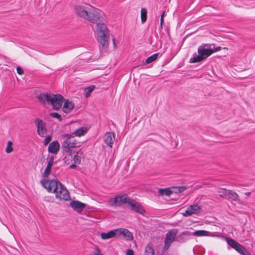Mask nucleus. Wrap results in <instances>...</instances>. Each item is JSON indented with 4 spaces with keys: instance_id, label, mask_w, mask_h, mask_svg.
Segmentation results:
<instances>
[{
    "instance_id": "nucleus-1",
    "label": "nucleus",
    "mask_w": 255,
    "mask_h": 255,
    "mask_svg": "<svg viewBox=\"0 0 255 255\" xmlns=\"http://www.w3.org/2000/svg\"><path fill=\"white\" fill-rule=\"evenodd\" d=\"M37 99L42 103L50 104L54 110H58L62 107L64 97L58 94L41 93L37 96Z\"/></svg>"
},
{
    "instance_id": "nucleus-2",
    "label": "nucleus",
    "mask_w": 255,
    "mask_h": 255,
    "mask_svg": "<svg viewBox=\"0 0 255 255\" xmlns=\"http://www.w3.org/2000/svg\"><path fill=\"white\" fill-rule=\"evenodd\" d=\"M97 24L95 32L97 35L98 40L102 45L103 48H106L109 45L110 41V34L106 25L101 22Z\"/></svg>"
},
{
    "instance_id": "nucleus-3",
    "label": "nucleus",
    "mask_w": 255,
    "mask_h": 255,
    "mask_svg": "<svg viewBox=\"0 0 255 255\" xmlns=\"http://www.w3.org/2000/svg\"><path fill=\"white\" fill-rule=\"evenodd\" d=\"M208 44H204L200 45L198 48V55L196 53L193 55V56L189 60L191 63H195L201 62L206 59L208 57L213 53V51L211 48H205Z\"/></svg>"
},
{
    "instance_id": "nucleus-4",
    "label": "nucleus",
    "mask_w": 255,
    "mask_h": 255,
    "mask_svg": "<svg viewBox=\"0 0 255 255\" xmlns=\"http://www.w3.org/2000/svg\"><path fill=\"white\" fill-rule=\"evenodd\" d=\"M75 135L72 133L71 134L64 133L61 135V138L63 139L62 145L70 146L72 147H79L82 145L80 142H77L74 138Z\"/></svg>"
},
{
    "instance_id": "nucleus-5",
    "label": "nucleus",
    "mask_w": 255,
    "mask_h": 255,
    "mask_svg": "<svg viewBox=\"0 0 255 255\" xmlns=\"http://www.w3.org/2000/svg\"><path fill=\"white\" fill-rule=\"evenodd\" d=\"M102 18L101 12L92 6L91 9H90L88 15L86 17L85 20H88L91 23H96L98 22H102Z\"/></svg>"
},
{
    "instance_id": "nucleus-6",
    "label": "nucleus",
    "mask_w": 255,
    "mask_h": 255,
    "mask_svg": "<svg viewBox=\"0 0 255 255\" xmlns=\"http://www.w3.org/2000/svg\"><path fill=\"white\" fill-rule=\"evenodd\" d=\"M92 6L90 4L85 3L84 4H77L75 6L74 10L76 14L80 17L85 19L88 15L89 11L91 9Z\"/></svg>"
},
{
    "instance_id": "nucleus-7",
    "label": "nucleus",
    "mask_w": 255,
    "mask_h": 255,
    "mask_svg": "<svg viewBox=\"0 0 255 255\" xmlns=\"http://www.w3.org/2000/svg\"><path fill=\"white\" fill-rule=\"evenodd\" d=\"M59 181L53 180H41L40 183L43 187L46 189L49 192H52L55 193L58 189V184Z\"/></svg>"
},
{
    "instance_id": "nucleus-8",
    "label": "nucleus",
    "mask_w": 255,
    "mask_h": 255,
    "mask_svg": "<svg viewBox=\"0 0 255 255\" xmlns=\"http://www.w3.org/2000/svg\"><path fill=\"white\" fill-rule=\"evenodd\" d=\"M226 241L230 246L236 250L240 254L242 255H248L249 253L247 252L245 248L235 240L226 238Z\"/></svg>"
},
{
    "instance_id": "nucleus-9",
    "label": "nucleus",
    "mask_w": 255,
    "mask_h": 255,
    "mask_svg": "<svg viewBox=\"0 0 255 255\" xmlns=\"http://www.w3.org/2000/svg\"><path fill=\"white\" fill-rule=\"evenodd\" d=\"M128 205L130 207V209L132 211H134L136 213L143 214L145 212L143 207L140 205V203L132 199H131L130 201L129 202Z\"/></svg>"
},
{
    "instance_id": "nucleus-10",
    "label": "nucleus",
    "mask_w": 255,
    "mask_h": 255,
    "mask_svg": "<svg viewBox=\"0 0 255 255\" xmlns=\"http://www.w3.org/2000/svg\"><path fill=\"white\" fill-rule=\"evenodd\" d=\"M35 123L37 126L38 134L41 136H44L47 130L44 122L42 120L37 119L35 121Z\"/></svg>"
},
{
    "instance_id": "nucleus-11",
    "label": "nucleus",
    "mask_w": 255,
    "mask_h": 255,
    "mask_svg": "<svg viewBox=\"0 0 255 255\" xmlns=\"http://www.w3.org/2000/svg\"><path fill=\"white\" fill-rule=\"evenodd\" d=\"M178 233V230L176 229H172L168 232L166 235V238L164 241L169 242L172 244L174 241H176V238Z\"/></svg>"
},
{
    "instance_id": "nucleus-12",
    "label": "nucleus",
    "mask_w": 255,
    "mask_h": 255,
    "mask_svg": "<svg viewBox=\"0 0 255 255\" xmlns=\"http://www.w3.org/2000/svg\"><path fill=\"white\" fill-rule=\"evenodd\" d=\"M70 206L77 212H81L86 207V204L79 201H72L70 203Z\"/></svg>"
},
{
    "instance_id": "nucleus-13",
    "label": "nucleus",
    "mask_w": 255,
    "mask_h": 255,
    "mask_svg": "<svg viewBox=\"0 0 255 255\" xmlns=\"http://www.w3.org/2000/svg\"><path fill=\"white\" fill-rule=\"evenodd\" d=\"M117 230H118L117 235H123L128 240H132V234L128 230L122 228L117 229Z\"/></svg>"
},
{
    "instance_id": "nucleus-14",
    "label": "nucleus",
    "mask_w": 255,
    "mask_h": 255,
    "mask_svg": "<svg viewBox=\"0 0 255 255\" xmlns=\"http://www.w3.org/2000/svg\"><path fill=\"white\" fill-rule=\"evenodd\" d=\"M54 163V156H51L49 160L48 161L47 165L45 169L44 172L42 174V176L44 177H47L49 175L51 171V167Z\"/></svg>"
},
{
    "instance_id": "nucleus-15",
    "label": "nucleus",
    "mask_w": 255,
    "mask_h": 255,
    "mask_svg": "<svg viewBox=\"0 0 255 255\" xmlns=\"http://www.w3.org/2000/svg\"><path fill=\"white\" fill-rule=\"evenodd\" d=\"M64 105L62 108V111L65 113H68L71 110L74 108V104L68 100L64 99L63 100Z\"/></svg>"
},
{
    "instance_id": "nucleus-16",
    "label": "nucleus",
    "mask_w": 255,
    "mask_h": 255,
    "mask_svg": "<svg viewBox=\"0 0 255 255\" xmlns=\"http://www.w3.org/2000/svg\"><path fill=\"white\" fill-rule=\"evenodd\" d=\"M60 145L57 141H54L51 142L48 146V152L53 154H56L59 150Z\"/></svg>"
},
{
    "instance_id": "nucleus-17",
    "label": "nucleus",
    "mask_w": 255,
    "mask_h": 255,
    "mask_svg": "<svg viewBox=\"0 0 255 255\" xmlns=\"http://www.w3.org/2000/svg\"><path fill=\"white\" fill-rule=\"evenodd\" d=\"M115 139L114 134L112 132H107L105 135V142L109 146L112 147Z\"/></svg>"
},
{
    "instance_id": "nucleus-18",
    "label": "nucleus",
    "mask_w": 255,
    "mask_h": 255,
    "mask_svg": "<svg viewBox=\"0 0 255 255\" xmlns=\"http://www.w3.org/2000/svg\"><path fill=\"white\" fill-rule=\"evenodd\" d=\"M118 230L114 229L111 230L108 233H102L101 234V237L103 240H108L112 238L117 235Z\"/></svg>"
},
{
    "instance_id": "nucleus-19",
    "label": "nucleus",
    "mask_w": 255,
    "mask_h": 255,
    "mask_svg": "<svg viewBox=\"0 0 255 255\" xmlns=\"http://www.w3.org/2000/svg\"><path fill=\"white\" fill-rule=\"evenodd\" d=\"M186 236L188 237L192 236V233L189 231H184L181 233L178 236H176V241L180 243L185 242L187 240V238L185 237Z\"/></svg>"
},
{
    "instance_id": "nucleus-20",
    "label": "nucleus",
    "mask_w": 255,
    "mask_h": 255,
    "mask_svg": "<svg viewBox=\"0 0 255 255\" xmlns=\"http://www.w3.org/2000/svg\"><path fill=\"white\" fill-rule=\"evenodd\" d=\"M87 132V128L85 127H82L80 128H78L76 130H75L72 133L75 136H78L80 137L85 135Z\"/></svg>"
},
{
    "instance_id": "nucleus-21",
    "label": "nucleus",
    "mask_w": 255,
    "mask_h": 255,
    "mask_svg": "<svg viewBox=\"0 0 255 255\" xmlns=\"http://www.w3.org/2000/svg\"><path fill=\"white\" fill-rule=\"evenodd\" d=\"M56 198L63 199L66 201L70 199V195L68 191H64L63 192L56 194Z\"/></svg>"
},
{
    "instance_id": "nucleus-22",
    "label": "nucleus",
    "mask_w": 255,
    "mask_h": 255,
    "mask_svg": "<svg viewBox=\"0 0 255 255\" xmlns=\"http://www.w3.org/2000/svg\"><path fill=\"white\" fill-rule=\"evenodd\" d=\"M84 157L83 152L81 150L76 152V154L73 156V160L75 164H80L81 163V157Z\"/></svg>"
},
{
    "instance_id": "nucleus-23",
    "label": "nucleus",
    "mask_w": 255,
    "mask_h": 255,
    "mask_svg": "<svg viewBox=\"0 0 255 255\" xmlns=\"http://www.w3.org/2000/svg\"><path fill=\"white\" fill-rule=\"evenodd\" d=\"M227 199L237 201H239V196L238 194L234 191L228 190V196Z\"/></svg>"
},
{
    "instance_id": "nucleus-24",
    "label": "nucleus",
    "mask_w": 255,
    "mask_h": 255,
    "mask_svg": "<svg viewBox=\"0 0 255 255\" xmlns=\"http://www.w3.org/2000/svg\"><path fill=\"white\" fill-rule=\"evenodd\" d=\"M131 199L128 197L127 195L124 194L121 196H119V204L120 205L125 204V203H128L129 204V202L130 201Z\"/></svg>"
},
{
    "instance_id": "nucleus-25",
    "label": "nucleus",
    "mask_w": 255,
    "mask_h": 255,
    "mask_svg": "<svg viewBox=\"0 0 255 255\" xmlns=\"http://www.w3.org/2000/svg\"><path fill=\"white\" fill-rule=\"evenodd\" d=\"M210 232L204 230H198L195 232L192 233V235L194 236H209Z\"/></svg>"
},
{
    "instance_id": "nucleus-26",
    "label": "nucleus",
    "mask_w": 255,
    "mask_h": 255,
    "mask_svg": "<svg viewBox=\"0 0 255 255\" xmlns=\"http://www.w3.org/2000/svg\"><path fill=\"white\" fill-rule=\"evenodd\" d=\"M158 193L160 195H166L167 196H170L173 191L169 188L162 189L160 188L158 190Z\"/></svg>"
},
{
    "instance_id": "nucleus-27",
    "label": "nucleus",
    "mask_w": 255,
    "mask_h": 255,
    "mask_svg": "<svg viewBox=\"0 0 255 255\" xmlns=\"http://www.w3.org/2000/svg\"><path fill=\"white\" fill-rule=\"evenodd\" d=\"M193 214H198L200 212L201 208L197 204L192 205L189 206Z\"/></svg>"
},
{
    "instance_id": "nucleus-28",
    "label": "nucleus",
    "mask_w": 255,
    "mask_h": 255,
    "mask_svg": "<svg viewBox=\"0 0 255 255\" xmlns=\"http://www.w3.org/2000/svg\"><path fill=\"white\" fill-rule=\"evenodd\" d=\"M140 17L142 23H144L147 19V10L145 8H141L140 11Z\"/></svg>"
},
{
    "instance_id": "nucleus-29",
    "label": "nucleus",
    "mask_w": 255,
    "mask_h": 255,
    "mask_svg": "<svg viewBox=\"0 0 255 255\" xmlns=\"http://www.w3.org/2000/svg\"><path fill=\"white\" fill-rule=\"evenodd\" d=\"M219 195L222 198H228V190L225 188H221L218 191Z\"/></svg>"
},
{
    "instance_id": "nucleus-30",
    "label": "nucleus",
    "mask_w": 255,
    "mask_h": 255,
    "mask_svg": "<svg viewBox=\"0 0 255 255\" xmlns=\"http://www.w3.org/2000/svg\"><path fill=\"white\" fill-rule=\"evenodd\" d=\"M145 255H155L154 249L151 246L147 245L145 248Z\"/></svg>"
},
{
    "instance_id": "nucleus-31",
    "label": "nucleus",
    "mask_w": 255,
    "mask_h": 255,
    "mask_svg": "<svg viewBox=\"0 0 255 255\" xmlns=\"http://www.w3.org/2000/svg\"><path fill=\"white\" fill-rule=\"evenodd\" d=\"M71 148L73 147L62 145V148L63 149L64 152H66L68 156H71L72 157L74 151L71 149Z\"/></svg>"
},
{
    "instance_id": "nucleus-32",
    "label": "nucleus",
    "mask_w": 255,
    "mask_h": 255,
    "mask_svg": "<svg viewBox=\"0 0 255 255\" xmlns=\"http://www.w3.org/2000/svg\"><path fill=\"white\" fill-rule=\"evenodd\" d=\"M158 54H159L158 53H155V54H153V55H152L151 56L148 57V58H147L145 60V63L149 64V63L155 61L157 58Z\"/></svg>"
},
{
    "instance_id": "nucleus-33",
    "label": "nucleus",
    "mask_w": 255,
    "mask_h": 255,
    "mask_svg": "<svg viewBox=\"0 0 255 255\" xmlns=\"http://www.w3.org/2000/svg\"><path fill=\"white\" fill-rule=\"evenodd\" d=\"M95 88V86L94 85H90L87 87H86L84 91H85V97H88L90 96V94L91 92H92L93 90L94 89V88Z\"/></svg>"
},
{
    "instance_id": "nucleus-34",
    "label": "nucleus",
    "mask_w": 255,
    "mask_h": 255,
    "mask_svg": "<svg viewBox=\"0 0 255 255\" xmlns=\"http://www.w3.org/2000/svg\"><path fill=\"white\" fill-rule=\"evenodd\" d=\"M64 191H68L66 188H65V186L62 184L61 182H59L58 184V189L57 190V192H56V193H60L63 192Z\"/></svg>"
},
{
    "instance_id": "nucleus-35",
    "label": "nucleus",
    "mask_w": 255,
    "mask_h": 255,
    "mask_svg": "<svg viewBox=\"0 0 255 255\" xmlns=\"http://www.w3.org/2000/svg\"><path fill=\"white\" fill-rule=\"evenodd\" d=\"M12 142L11 141L7 142V145L5 149V152L7 153H9L13 151V148L12 147Z\"/></svg>"
},
{
    "instance_id": "nucleus-36",
    "label": "nucleus",
    "mask_w": 255,
    "mask_h": 255,
    "mask_svg": "<svg viewBox=\"0 0 255 255\" xmlns=\"http://www.w3.org/2000/svg\"><path fill=\"white\" fill-rule=\"evenodd\" d=\"M50 115L53 118L57 119L59 121H61L62 120L61 115L57 113H51Z\"/></svg>"
},
{
    "instance_id": "nucleus-37",
    "label": "nucleus",
    "mask_w": 255,
    "mask_h": 255,
    "mask_svg": "<svg viewBox=\"0 0 255 255\" xmlns=\"http://www.w3.org/2000/svg\"><path fill=\"white\" fill-rule=\"evenodd\" d=\"M182 215L184 217H189L193 214V212H191L190 209L188 207L185 212L182 213Z\"/></svg>"
},
{
    "instance_id": "nucleus-38",
    "label": "nucleus",
    "mask_w": 255,
    "mask_h": 255,
    "mask_svg": "<svg viewBox=\"0 0 255 255\" xmlns=\"http://www.w3.org/2000/svg\"><path fill=\"white\" fill-rule=\"evenodd\" d=\"M171 244L169 242H165L164 241V246L163 248V252L167 251L168 249L169 248L170 246H171Z\"/></svg>"
},
{
    "instance_id": "nucleus-39",
    "label": "nucleus",
    "mask_w": 255,
    "mask_h": 255,
    "mask_svg": "<svg viewBox=\"0 0 255 255\" xmlns=\"http://www.w3.org/2000/svg\"><path fill=\"white\" fill-rule=\"evenodd\" d=\"M51 140V137L50 136H47L46 137L44 140V145H47Z\"/></svg>"
},
{
    "instance_id": "nucleus-40",
    "label": "nucleus",
    "mask_w": 255,
    "mask_h": 255,
    "mask_svg": "<svg viewBox=\"0 0 255 255\" xmlns=\"http://www.w3.org/2000/svg\"><path fill=\"white\" fill-rule=\"evenodd\" d=\"M187 188L185 186H180L177 188V191L178 192L181 193L184 191Z\"/></svg>"
},
{
    "instance_id": "nucleus-41",
    "label": "nucleus",
    "mask_w": 255,
    "mask_h": 255,
    "mask_svg": "<svg viewBox=\"0 0 255 255\" xmlns=\"http://www.w3.org/2000/svg\"><path fill=\"white\" fill-rule=\"evenodd\" d=\"M16 71L18 74L22 75L23 74V70L20 67H17L16 68Z\"/></svg>"
},
{
    "instance_id": "nucleus-42",
    "label": "nucleus",
    "mask_w": 255,
    "mask_h": 255,
    "mask_svg": "<svg viewBox=\"0 0 255 255\" xmlns=\"http://www.w3.org/2000/svg\"><path fill=\"white\" fill-rule=\"evenodd\" d=\"M133 250H131V249H128V250L127 253H126V255H133Z\"/></svg>"
},
{
    "instance_id": "nucleus-43",
    "label": "nucleus",
    "mask_w": 255,
    "mask_h": 255,
    "mask_svg": "<svg viewBox=\"0 0 255 255\" xmlns=\"http://www.w3.org/2000/svg\"><path fill=\"white\" fill-rule=\"evenodd\" d=\"M211 49L213 51V53H214L215 52L219 51L221 50V47L220 46H218L214 49H213V48H211Z\"/></svg>"
},
{
    "instance_id": "nucleus-44",
    "label": "nucleus",
    "mask_w": 255,
    "mask_h": 255,
    "mask_svg": "<svg viewBox=\"0 0 255 255\" xmlns=\"http://www.w3.org/2000/svg\"><path fill=\"white\" fill-rule=\"evenodd\" d=\"M119 196H116L113 199H112L111 200L113 201L114 204L117 203V202H119Z\"/></svg>"
},
{
    "instance_id": "nucleus-45",
    "label": "nucleus",
    "mask_w": 255,
    "mask_h": 255,
    "mask_svg": "<svg viewBox=\"0 0 255 255\" xmlns=\"http://www.w3.org/2000/svg\"><path fill=\"white\" fill-rule=\"evenodd\" d=\"M101 252V250L98 247H96L95 248V251L94 252V253L95 254H100Z\"/></svg>"
},
{
    "instance_id": "nucleus-46",
    "label": "nucleus",
    "mask_w": 255,
    "mask_h": 255,
    "mask_svg": "<svg viewBox=\"0 0 255 255\" xmlns=\"http://www.w3.org/2000/svg\"><path fill=\"white\" fill-rule=\"evenodd\" d=\"M76 164H75V163L74 162L73 164H72L70 165L69 168L71 169L75 168L77 167Z\"/></svg>"
},
{
    "instance_id": "nucleus-47",
    "label": "nucleus",
    "mask_w": 255,
    "mask_h": 255,
    "mask_svg": "<svg viewBox=\"0 0 255 255\" xmlns=\"http://www.w3.org/2000/svg\"><path fill=\"white\" fill-rule=\"evenodd\" d=\"M164 23V19L162 18H160V28H162L163 23Z\"/></svg>"
},
{
    "instance_id": "nucleus-48",
    "label": "nucleus",
    "mask_w": 255,
    "mask_h": 255,
    "mask_svg": "<svg viewBox=\"0 0 255 255\" xmlns=\"http://www.w3.org/2000/svg\"><path fill=\"white\" fill-rule=\"evenodd\" d=\"M251 193L250 192H247L245 193V194L248 196H249L251 195Z\"/></svg>"
},
{
    "instance_id": "nucleus-49",
    "label": "nucleus",
    "mask_w": 255,
    "mask_h": 255,
    "mask_svg": "<svg viewBox=\"0 0 255 255\" xmlns=\"http://www.w3.org/2000/svg\"><path fill=\"white\" fill-rule=\"evenodd\" d=\"M165 11H163L161 15V18H163L164 15H165Z\"/></svg>"
},
{
    "instance_id": "nucleus-50",
    "label": "nucleus",
    "mask_w": 255,
    "mask_h": 255,
    "mask_svg": "<svg viewBox=\"0 0 255 255\" xmlns=\"http://www.w3.org/2000/svg\"><path fill=\"white\" fill-rule=\"evenodd\" d=\"M113 44L114 46H115L116 44H115V40L114 39H113Z\"/></svg>"
},
{
    "instance_id": "nucleus-51",
    "label": "nucleus",
    "mask_w": 255,
    "mask_h": 255,
    "mask_svg": "<svg viewBox=\"0 0 255 255\" xmlns=\"http://www.w3.org/2000/svg\"><path fill=\"white\" fill-rule=\"evenodd\" d=\"M66 158V156L65 157V158H64V160H65Z\"/></svg>"
}]
</instances>
